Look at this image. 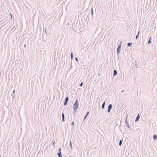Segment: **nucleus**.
<instances>
[{"mask_svg":"<svg viewBox=\"0 0 157 157\" xmlns=\"http://www.w3.org/2000/svg\"><path fill=\"white\" fill-rule=\"evenodd\" d=\"M151 37H150V38L149 40V41H148V43L149 44V43H151Z\"/></svg>","mask_w":157,"mask_h":157,"instance_id":"obj_15","label":"nucleus"},{"mask_svg":"<svg viewBox=\"0 0 157 157\" xmlns=\"http://www.w3.org/2000/svg\"><path fill=\"white\" fill-rule=\"evenodd\" d=\"M0 157H1V156H0Z\"/></svg>","mask_w":157,"mask_h":157,"instance_id":"obj_26","label":"nucleus"},{"mask_svg":"<svg viewBox=\"0 0 157 157\" xmlns=\"http://www.w3.org/2000/svg\"><path fill=\"white\" fill-rule=\"evenodd\" d=\"M105 102H104L103 103V104H102V109L104 108V105H105Z\"/></svg>","mask_w":157,"mask_h":157,"instance_id":"obj_9","label":"nucleus"},{"mask_svg":"<svg viewBox=\"0 0 157 157\" xmlns=\"http://www.w3.org/2000/svg\"><path fill=\"white\" fill-rule=\"evenodd\" d=\"M122 142V140H121L120 141V142H119V145H121V144Z\"/></svg>","mask_w":157,"mask_h":157,"instance_id":"obj_10","label":"nucleus"},{"mask_svg":"<svg viewBox=\"0 0 157 157\" xmlns=\"http://www.w3.org/2000/svg\"><path fill=\"white\" fill-rule=\"evenodd\" d=\"M78 101L77 100L74 104L73 105V109L75 111H76L77 109H78Z\"/></svg>","mask_w":157,"mask_h":157,"instance_id":"obj_1","label":"nucleus"},{"mask_svg":"<svg viewBox=\"0 0 157 157\" xmlns=\"http://www.w3.org/2000/svg\"><path fill=\"white\" fill-rule=\"evenodd\" d=\"M70 147H72V145H71V141H70Z\"/></svg>","mask_w":157,"mask_h":157,"instance_id":"obj_17","label":"nucleus"},{"mask_svg":"<svg viewBox=\"0 0 157 157\" xmlns=\"http://www.w3.org/2000/svg\"><path fill=\"white\" fill-rule=\"evenodd\" d=\"M68 100V97H67L66 98V100L65 101H67Z\"/></svg>","mask_w":157,"mask_h":157,"instance_id":"obj_16","label":"nucleus"},{"mask_svg":"<svg viewBox=\"0 0 157 157\" xmlns=\"http://www.w3.org/2000/svg\"><path fill=\"white\" fill-rule=\"evenodd\" d=\"M55 142H54L53 143V144H54Z\"/></svg>","mask_w":157,"mask_h":157,"instance_id":"obj_25","label":"nucleus"},{"mask_svg":"<svg viewBox=\"0 0 157 157\" xmlns=\"http://www.w3.org/2000/svg\"><path fill=\"white\" fill-rule=\"evenodd\" d=\"M139 33H140V31H139L138 32V34L136 36V38L137 39L139 36Z\"/></svg>","mask_w":157,"mask_h":157,"instance_id":"obj_13","label":"nucleus"},{"mask_svg":"<svg viewBox=\"0 0 157 157\" xmlns=\"http://www.w3.org/2000/svg\"><path fill=\"white\" fill-rule=\"evenodd\" d=\"M75 59H76V60L77 61H78V60L77 59V58H75Z\"/></svg>","mask_w":157,"mask_h":157,"instance_id":"obj_23","label":"nucleus"},{"mask_svg":"<svg viewBox=\"0 0 157 157\" xmlns=\"http://www.w3.org/2000/svg\"><path fill=\"white\" fill-rule=\"evenodd\" d=\"M82 83H81V84H80V86H82Z\"/></svg>","mask_w":157,"mask_h":157,"instance_id":"obj_20","label":"nucleus"},{"mask_svg":"<svg viewBox=\"0 0 157 157\" xmlns=\"http://www.w3.org/2000/svg\"><path fill=\"white\" fill-rule=\"evenodd\" d=\"M61 150V148H60L59 149V151H60V152Z\"/></svg>","mask_w":157,"mask_h":157,"instance_id":"obj_22","label":"nucleus"},{"mask_svg":"<svg viewBox=\"0 0 157 157\" xmlns=\"http://www.w3.org/2000/svg\"><path fill=\"white\" fill-rule=\"evenodd\" d=\"M112 105L111 104H110L108 106V113H109L111 109H112Z\"/></svg>","mask_w":157,"mask_h":157,"instance_id":"obj_2","label":"nucleus"},{"mask_svg":"<svg viewBox=\"0 0 157 157\" xmlns=\"http://www.w3.org/2000/svg\"><path fill=\"white\" fill-rule=\"evenodd\" d=\"M139 118H140V116H139V115L138 114L136 117V120H135L136 121H137L138 120V119H139Z\"/></svg>","mask_w":157,"mask_h":157,"instance_id":"obj_4","label":"nucleus"},{"mask_svg":"<svg viewBox=\"0 0 157 157\" xmlns=\"http://www.w3.org/2000/svg\"><path fill=\"white\" fill-rule=\"evenodd\" d=\"M67 101H65L64 102V105H66L67 104Z\"/></svg>","mask_w":157,"mask_h":157,"instance_id":"obj_14","label":"nucleus"},{"mask_svg":"<svg viewBox=\"0 0 157 157\" xmlns=\"http://www.w3.org/2000/svg\"><path fill=\"white\" fill-rule=\"evenodd\" d=\"M92 14H93V9H92Z\"/></svg>","mask_w":157,"mask_h":157,"instance_id":"obj_21","label":"nucleus"},{"mask_svg":"<svg viewBox=\"0 0 157 157\" xmlns=\"http://www.w3.org/2000/svg\"><path fill=\"white\" fill-rule=\"evenodd\" d=\"M89 112H87V113H86V116L85 117V118H84V119H85L86 118V116L88 115V114H89Z\"/></svg>","mask_w":157,"mask_h":157,"instance_id":"obj_11","label":"nucleus"},{"mask_svg":"<svg viewBox=\"0 0 157 157\" xmlns=\"http://www.w3.org/2000/svg\"><path fill=\"white\" fill-rule=\"evenodd\" d=\"M62 117H63L62 121H64V114L63 113H62Z\"/></svg>","mask_w":157,"mask_h":157,"instance_id":"obj_5","label":"nucleus"},{"mask_svg":"<svg viewBox=\"0 0 157 157\" xmlns=\"http://www.w3.org/2000/svg\"><path fill=\"white\" fill-rule=\"evenodd\" d=\"M61 152H60L59 153H58V155L59 157H61L62 155L61 154Z\"/></svg>","mask_w":157,"mask_h":157,"instance_id":"obj_8","label":"nucleus"},{"mask_svg":"<svg viewBox=\"0 0 157 157\" xmlns=\"http://www.w3.org/2000/svg\"><path fill=\"white\" fill-rule=\"evenodd\" d=\"M121 45L119 46L117 49V53H119L121 50Z\"/></svg>","mask_w":157,"mask_h":157,"instance_id":"obj_3","label":"nucleus"},{"mask_svg":"<svg viewBox=\"0 0 157 157\" xmlns=\"http://www.w3.org/2000/svg\"><path fill=\"white\" fill-rule=\"evenodd\" d=\"M14 92H15V90H14V91H13V93H14Z\"/></svg>","mask_w":157,"mask_h":157,"instance_id":"obj_24","label":"nucleus"},{"mask_svg":"<svg viewBox=\"0 0 157 157\" xmlns=\"http://www.w3.org/2000/svg\"><path fill=\"white\" fill-rule=\"evenodd\" d=\"M73 126L74 125V122L73 121L72 123V124H71Z\"/></svg>","mask_w":157,"mask_h":157,"instance_id":"obj_19","label":"nucleus"},{"mask_svg":"<svg viewBox=\"0 0 157 157\" xmlns=\"http://www.w3.org/2000/svg\"><path fill=\"white\" fill-rule=\"evenodd\" d=\"M131 45H132L131 43H128V46H131Z\"/></svg>","mask_w":157,"mask_h":157,"instance_id":"obj_12","label":"nucleus"},{"mask_svg":"<svg viewBox=\"0 0 157 157\" xmlns=\"http://www.w3.org/2000/svg\"><path fill=\"white\" fill-rule=\"evenodd\" d=\"M114 75H116L117 74V72L116 70H114Z\"/></svg>","mask_w":157,"mask_h":157,"instance_id":"obj_6","label":"nucleus"},{"mask_svg":"<svg viewBox=\"0 0 157 157\" xmlns=\"http://www.w3.org/2000/svg\"><path fill=\"white\" fill-rule=\"evenodd\" d=\"M71 59H72V58L73 57L72 53V52L71 53Z\"/></svg>","mask_w":157,"mask_h":157,"instance_id":"obj_18","label":"nucleus"},{"mask_svg":"<svg viewBox=\"0 0 157 157\" xmlns=\"http://www.w3.org/2000/svg\"><path fill=\"white\" fill-rule=\"evenodd\" d=\"M157 136L155 135H154L153 136V138L154 140H155L157 138Z\"/></svg>","mask_w":157,"mask_h":157,"instance_id":"obj_7","label":"nucleus"}]
</instances>
